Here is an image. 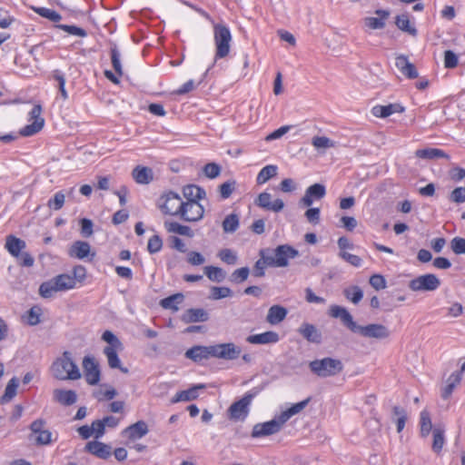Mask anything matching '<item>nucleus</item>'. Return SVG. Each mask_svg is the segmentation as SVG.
I'll list each match as a JSON object with an SVG mask.
<instances>
[{"instance_id": "obj_1", "label": "nucleus", "mask_w": 465, "mask_h": 465, "mask_svg": "<svg viewBox=\"0 0 465 465\" xmlns=\"http://www.w3.org/2000/svg\"><path fill=\"white\" fill-rule=\"evenodd\" d=\"M330 315L332 318L341 319L343 325L351 332L358 333L364 338L381 340L388 338L391 334L389 329L380 323H371L365 326L357 324L347 309L339 305L331 306Z\"/></svg>"}, {"instance_id": "obj_2", "label": "nucleus", "mask_w": 465, "mask_h": 465, "mask_svg": "<svg viewBox=\"0 0 465 465\" xmlns=\"http://www.w3.org/2000/svg\"><path fill=\"white\" fill-rule=\"evenodd\" d=\"M51 371L53 376L60 381H74L81 378L80 371L73 361L69 351H64L62 357L53 362Z\"/></svg>"}, {"instance_id": "obj_3", "label": "nucleus", "mask_w": 465, "mask_h": 465, "mask_svg": "<svg viewBox=\"0 0 465 465\" xmlns=\"http://www.w3.org/2000/svg\"><path fill=\"white\" fill-rule=\"evenodd\" d=\"M102 339L107 342L103 352L106 356L108 366L111 369H118L123 373H128V369L122 366L121 360L118 356V351L123 350L121 341L111 331H105L102 335Z\"/></svg>"}, {"instance_id": "obj_4", "label": "nucleus", "mask_w": 465, "mask_h": 465, "mask_svg": "<svg viewBox=\"0 0 465 465\" xmlns=\"http://www.w3.org/2000/svg\"><path fill=\"white\" fill-rule=\"evenodd\" d=\"M213 40L215 45L214 63L228 56L231 51L232 36L230 29L223 24L213 25Z\"/></svg>"}, {"instance_id": "obj_5", "label": "nucleus", "mask_w": 465, "mask_h": 465, "mask_svg": "<svg viewBox=\"0 0 465 465\" xmlns=\"http://www.w3.org/2000/svg\"><path fill=\"white\" fill-rule=\"evenodd\" d=\"M309 367L314 374L322 378L335 376L343 370L340 360L330 357L314 360L309 363Z\"/></svg>"}, {"instance_id": "obj_6", "label": "nucleus", "mask_w": 465, "mask_h": 465, "mask_svg": "<svg viewBox=\"0 0 465 465\" xmlns=\"http://www.w3.org/2000/svg\"><path fill=\"white\" fill-rule=\"evenodd\" d=\"M299 252L288 244L279 245L272 252L269 250L271 267H285L289 264V259L298 256Z\"/></svg>"}, {"instance_id": "obj_7", "label": "nucleus", "mask_w": 465, "mask_h": 465, "mask_svg": "<svg viewBox=\"0 0 465 465\" xmlns=\"http://www.w3.org/2000/svg\"><path fill=\"white\" fill-rule=\"evenodd\" d=\"M254 393L247 392L241 400L234 401L228 409V417L232 420H244L250 411Z\"/></svg>"}, {"instance_id": "obj_8", "label": "nucleus", "mask_w": 465, "mask_h": 465, "mask_svg": "<svg viewBox=\"0 0 465 465\" xmlns=\"http://www.w3.org/2000/svg\"><path fill=\"white\" fill-rule=\"evenodd\" d=\"M412 292H434L440 286V280L432 273L418 276L409 282Z\"/></svg>"}, {"instance_id": "obj_9", "label": "nucleus", "mask_w": 465, "mask_h": 465, "mask_svg": "<svg viewBox=\"0 0 465 465\" xmlns=\"http://www.w3.org/2000/svg\"><path fill=\"white\" fill-rule=\"evenodd\" d=\"M42 106L40 104H35L29 113L28 121L30 124L25 125L20 130L22 136H32L42 130L45 124V119L41 116Z\"/></svg>"}, {"instance_id": "obj_10", "label": "nucleus", "mask_w": 465, "mask_h": 465, "mask_svg": "<svg viewBox=\"0 0 465 465\" xmlns=\"http://www.w3.org/2000/svg\"><path fill=\"white\" fill-rule=\"evenodd\" d=\"M242 350L233 342H225L212 345L213 358L225 361L236 360L241 355Z\"/></svg>"}, {"instance_id": "obj_11", "label": "nucleus", "mask_w": 465, "mask_h": 465, "mask_svg": "<svg viewBox=\"0 0 465 465\" xmlns=\"http://www.w3.org/2000/svg\"><path fill=\"white\" fill-rule=\"evenodd\" d=\"M163 200L160 208L163 213L172 216H180L184 201L173 192H169L162 198Z\"/></svg>"}, {"instance_id": "obj_12", "label": "nucleus", "mask_w": 465, "mask_h": 465, "mask_svg": "<svg viewBox=\"0 0 465 465\" xmlns=\"http://www.w3.org/2000/svg\"><path fill=\"white\" fill-rule=\"evenodd\" d=\"M83 371L86 382L89 385H96L101 380V371L98 362L93 356H85L83 359Z\"/></svg>"}, {"instance_id": "obj_13", "label": "nucleus", "mask_w": 465, "mask_h": 465, "mask_svg": "<svg viewBox=\"0 0 465 465\" xmlns=\"http://www.w3.org/2000/svg\"><path fill=\"white\" fill-rule=\"evenodd\" d=\"M204 208L197 201L184 202L180 218L185 222H198L203 217Z\"/></svg>"}, {"instance_id": "obj_14", "label": "nucleus", "mask_w": 465, "mask_h": 465, "mask_svg": "<svg viewBox=\"0 0 465 465\" xmlns=\"http://www.w3.org/2000/svg\"><path fill=\"white\" fill-rule=\"evenodd\" d=\"M283 423L277 416L275 419L263 423H257L253 426L252 431V438H261L277 433L282 429Z\"/></svg>"}, {"instance_id": "obj_15", "label": "nucleus", "mask_w": 465, "mask_h": 465, "mask_svg": "<svg viewBox=\"0 0 465 465\" xmlns=\"http://www.w3.org/2000/svg\"><path fill=\"white\" fill-rule=\"evenodd\" d=\"M45 420L37 419L30 425L32 434L35 435V443L36 445H49L53 441L52 432L49 430H45Z\"/></svg>"}, {"instance_id": "obj_16", "label": "nucleus", "mask_w": 465, "mask_h": 465, "mask_svg": "<svg viewBox=\"0 0 465 465\" xmlns=\"http://www.w3.org/2000/svg\"><path fill=\"white\" fill-rule=\"evenodd\" d=\"M111 62L115 74L109 70L104 71V76L112 83L118 84L120 83L119 76L123 75V66L121 63V54L116 45L111 47Z\"/></svg>"}, {"instance_id": "obj_17", "label": "nucleus", "mask_w": 465, "mask_h": 465, "mask_svg": "<svg viewBox=\"0 0 465 465\" xmlns=\"http://www.w3.org/2000/svg\"><path fill=\"white\" fill-rule=\"evenodd\" d=\"M68 255L73 258H76L79 260H84L90 256V261H92L95 252H91V245L89 242L84 241H75L68 250Z\"/></svg>"}, {"instance_id": "obj_18", "label": "nucleus", "mask_w": 465, "mask_h": 465, "mask_svg": "<svg viewBox=\"0 0 465 465\" xmlns=\"http://www.w3.org/2000/svg\"><path fill=\"white\" fill-rule=\"evenodd\" d=\"M255 203L262 209L274 213H279L284 208V203L282 200L276 199L272 201V195L267 192L261 193L258 195Z\"/></svg>"}, {"instance_id": "obj_19", "label": "nucleus", "mask_w": 465, "mask_h": 465, "mask_svg": "<svg viewBox=\"0 0 465 465\" xmlns=\"http://www.w3.org/2000/svg\"><path fill=\"white\" fill-rule=\"evenodd\" d=\"M326 194V188L322 183H314L309 186L304 195L301 199V203L305 206H311L314 200H320Z\"/></svg>"}, {"instance_id": "obj_20", "label": "nucleus", "mask_w": 465, "mask_h": 465, "mask_svg": "<svg viewBox=\"0 0 465 465\" xmlns=\"http://www.w3.org/2000/svg\"><path fill=\"white\" fill-rule=\"evenodd\" d=\"M395 66L404 76L409 79H415L419 75L415 65L411 63L408 57L404 54H400L396 57Z\"/></svg>"}, {"instance_id": "obj_21", "label": "nucleus", "mask_w": 465, "mask_h": 465, "mask_svg": "<svg viewBox=\"0 0 465 465\" xmlns=\"http://www.w3.org/2000/svg\"><path fill=\"white\" fill-rule=\"evenodd\" d=\"M84 450L97 458L106 460L112 454L111 446L98 440L87 442Z\"/></svg>"}, {"instance_id": "obj_22", "label": "nucleus", "mask_w": 465, "mask_h": 465, "mask_svg": "<svg viewBox=\"0 0 465 465\" xmlns=\"http://www.w3.org/2000/svg\"><path fill=\"white\" fill-rule=\"evenodd\" d=\"M185 357L193 361L194 362H201L203 360H208L210 358H213L212 345H210V346H202V345L193 346L186 351Z\"/></svg>"}, {"instance_id": "obj_23", "label": "nucleus", "mask_w": 465, "mask_h": 465, "mask_svg": "<svg viewBox=\"0 0 465 465\" xmlns=\"http://www.w3.org/2000/svg\"><path fill=\"white\" fill-rule=\"evenodd\" d=\"M298 331L309 342L320 344L322 341V332L313 324L303 322Z\"/></svg>"}, {"instance_id": "obj_24", "label": "nucleus", "mask_w": 465, "mask_h": 465, "mask_svg": "<svg viewBox=\"0 0 465 465\" xmlns=\"http://www.w3.org/2000/svg\"><path fill=\"white\" fill-rule=\"evenodd\" d=\"M148 426L145 421L139 420L124 430L123 435L134 440L143 438L148 433Z\"/></svg>"}, {"instance_id": "obj_25", "label": "nucleus", "mask_w": 465, "mask_h": 465, "mask_svg": "<svg viewBox=\"0 0 465 465\" xmlns=\"http://www.w3.org/2000/svg\"><path fill=\"white\" fill-rule=\"evenodd\" d=\"M280 336L273 331H268L259 334L249 335L246 341L251 344H272L277 343Z\"/></svg>"}, {"instance_id": "obj_26", "label": "nucleus", "mask_w": 465, "mask_h": 465, "mask_svg": "<svg viewBox=\"0 0 465 465\" xmlns=\"http://www.w3.org/2000/svg\"><path fill=\"white\" fill-rule=\"evenodd\" d=\"M404 112V107L400 104H390L387 105H375L371 109L374 116L380 118H386L395 113Z\"/></svg>"}, {"instance_id": "obj_27", "label": "nucleus", "mask_w": 465, "mask_h": 465, "mask_svg": "<svg viewBox=\"0 0 465 465\" xmlns=\"http://www.w3.org/2000/svg\"><path fill=\"white\" fill-rule=\"evenodd\" d=\"M208 319L207 312L201 308L188 309L182 316V321L185 323L206 322Z\"/></svg>"}, {"instance_id": "obj_28", "label": "nucleus", "mask_w": 465, "mask_h": 465, "mask_svg": "<svg viewBox=\"0 0 465 465\" xmlns=\"http://www.w3.org/2000/svg\"><path fill=\"white\" fill-rule=\"evenodd\" d=\"M25 242L15 235H8L5 239V247L14 257H19L21 252L25 248Z\"/></svg>"}, {"instance_id": "obj_29", "label": "nucleus", "mask_w": 465, "mask_h": 465, "mask_svg": "<svg viewBox=\"0 0 465 465\" xmlns=\"http://www.w3.org/2000/svg\"><path fill=\"white\" fill-rule=\"evenodd\" d=\"M54 399L64 406H70L76 402L77 395L73 390L56 389L54 391Z\"/></svg>"}, {"instance_id": "obj_30", "label": "nucleus", "mask_w": 465, "mask_h": 465, "mask_svg": "<svg viewBox=\"0 0 465 465\" xmlns=\"http://www.w3.org/2000/svg\"><path fill=\"white\" fill-rule=\"evenodd\" d=\"M288 311L281 305H272L268 310L266 321L272 325L282 322L287 316Z\"/></svg>"}, {"instance_id": "obj_31", "label": "nucleus", "mask_w": 465, "mask_h": 465, "mask_svg": "<svg viewBox=\"0 0 465 465\" xmlns=\"http://www.w3.org/2000/svg\"><path fill=\"white\" fill-rule=\"evenodd\" d=\"M204 384H197L188 390L178 391L172 399V403L190 401L198 398V390L204 389Z\"/></svg>"}, {"instance_id": "obj_32", "label": "nucleus", "mask_w": 465, "mask_h": 465, "mask_svg": "<svg viewBox=\"0 0 465 465\" xmlns=\"http://www.w3.org/2000/svg\"><path fill=\"white\" fill-rule=\"evenodd\" d=\"M133 178L137 183L148 184L153 179V170L145 166H136L132 173Z\"/></svg>"}, {"instance_id": "obj_33", "label": "nucleus", "mask_w": 465, "mask_h": 465, "mask_svg": "<svg viewBox=\"0 0 465 465\" xmlns=\"http://www.w3.org/2000/svg\"><path fill=\"white\" fill-rule=\"evenodd\" d=\"M63 292L62 289L59 287V282H57L55 277H53L52 279L44 282L41 283L39 287V294L43 298H51L55 292Z\"/></svg>"}, {"instance_id": "obj_34", "label": "nucleus", "mask_w": 465, "mask_h": 465, "mask_svg": "<svg viewBox=\"0 0 465 465\" xmlns=\"http://www.w3.org/2000/svg\"><path fill=\"white\" fill-rule=\"evenodd\" d=\"M415 155L420 159L433 160L438 158L449 159L450 156L441 149L439 148H424L419 149L415 152Z\"/></svg>"}, {"instance_id": "obj_35", "label": "nucleus", "mask_w": 465, "mask_h": 465, "mask_svg": "<svg viewBox=\"0 0 465 465\" xmlns=\"http://www.w3.org/2000/svg\"><path fill=\"white\" fill-rule=\"evenodd\" d=\"M261 259H259L253 266V275L262 277L265 274V268L271 267V258H269V250L260 251Z\"/></svg>"}, {"instance_id": "obj_36", "label": "nucleus", "mask_w": 465, "mask_h": 465, "mask_svg": "<svg viewBox=\"0 0 465 465\" xmlns=\"http://www.w3.org/2000/svg\"><path fill=\"white\" fill-rule=\"evenodd\" d=\"M183 194L189 201H199L205 197V191L195 184H188L183 188Z\"/></svg>"}, {"instance_id": "obj_37", "label": "nucleus", "mask_w": 465, "mask_h": 465, "mask_svg": "<svg viewBox=\"0 0 465 465\" xmlns=\"http://www.w3.org/2000/svg\"><path fill=\"white\" fill-rule=\"evenodd\" d=\"M375 13L379 17L365 18V25L371 29H381L385 26V20L389 17L390 13L381 9L377 10Z\"/></svg>"}, {"instance_id": "obj_38", "label": "nucleus", "mask_w": 465, "mask_h": 465, "mask_svg": "<svg viewBox=\"0 0 465 465\" xmlns=\"http://www.w3.org/2000/svg\"><path fill=\"white\" fill-rule=\"evenodd\" d=\"M310 398H307L304 401L297 402L293 404L292 407L282 411L278 417L284 424L288 420H290L293 415L300 413L310 402Z\"/></svg>"}, {"instance_id": "obj_39", "label": "nucleus", "mask_w": 465, "mask_h": 465, "mask_svg": "<svg viewBox=\"0 0 465 465\" xmlns=\"http://www.w3.org/2000/svg\"><path fill=\"white\" fill-rule=\"evenodd\" d=\"M18 385H19V380L16 377H13L7 382L5 392L0 398V403L5 404V403L11 401L16 395Z\"/></svg>"}, {"instance_id": "obj_40", "label": "nucleus", "mask_w": 465, "mask_h": 465, "mask_svg": "<svg viewBox=\"0 0 465 465\" xmlns=\"http://www.w3.org/2000/svg\"><path fill=\"white\" fill-rule=\"evenodd\" d=\"M184 296L182 293H175L169 297H166L160 302V305L163 309L173 310V312H177L179 310V305L183 302Z\"/></svg>"}, {"instance_id": "obj_41", "label": "nucleus", "mask_w": 465, "mask_h": 465, "mask_svg": "<svg viewBox=\"0 0 465 465\" xmlns=\"http://www.w3.org/2000/svg\"><path fill=\"white\" fill-rule=\"evenodd\" d=\"M277 166L276 165H266L264 166L258 173L256 182L258 184H263L268 182L271 178L276 176L277 174Z\"/></svg>"}, {"instance_id": "obj_42", "label": "nucleus", "mask_w": 465, "mask_h": 465, "mask_svg": "<svg viewBox=\"0 0 465 465\" xmlns=\"http://www.w3.org/2000/svg\"><path fill=\"white\" fill-rule=\"evenodd\" d=\"M204 273L209 280L216 282H223L226 276L225 272L222 268L212 265L204 267Z\"/></svg>"}, {"instance_id": "obj_43", "label": "nucleus", "mask_w": 465, "mask_h": 465, "mask_svg": "<svg viewBox=\"0 0 465 465\" xmlns=\"http://www.w3.org/2000/svg\"><path fill=\"white\" fill-rule=\"evenodd\" d=\"M164 227L170 232L185 236H193L192 230L189 226L180 224L176 222H165Z\"/></svg>"}, {"instance_id": "obj_44", "label": "nucleus", "mask_w": 465, "mask_h": 465, "mask_svg": "<svg viewBox=\"0 0 465 465\" xmlns=\"http://www.w3.org/2000/svg\"><path fill=\"white\" fill-rule=\"evenodd\" d=\"M461 376H462V374H461L460 371H458V372H454V373H452V374L449 377V379H448V384H447V385H446V387L443 389L442 393H441V397H442L443 399H445V400H446V399H448V398L451 395V393H452V391H453V390H454L455 386H456L458 383H460V380H461Z\"/></svg>"}, {"instance_id": "obj_45", "label": "nucleus", "mask_w": 465, "mask_h": 465, "mask_svg": "<svg viewBox=\"0 0 465 465\" xmlns=\"http://www.w3.org/2000/svg\"><path fill=\"white\" fill-rule=\"evenodd\" d=\"M343 294L346 297V299H348L354 304H358L363 297L362 290L356 285L344 289Z\"/></svg>"}, {"instance_id": "obj_46", "label": "nucleus", "mask_w": 465, "mask_h": 465, "mask_svg": "<svg viewBox=\"0 0 465 465\" xmlns=\"http://www.w3.org/2000/svg\"><path fill=\"white\" fill-rule=\"evenodd\" d=\"M397 27L401 31L407 32L410 35L415 36L417 35V30L414 26L410 25V19L407 15H401L396 17L395 22Z\"/></svg>"}, {"instance_id": "obj_47", "label": "nucleus", "mask_w": 465, "mask_h": 465, "mask_svg": "<svg viewBox=\"0 0 465 465\" xmlns=\"http://www.w3.org/2000/svg\"><path fill=\"white\" fill-rule=\"evenodd\" d=\"M32 9L40 16L46 18L52 22H59L62 19V15L53 9L46 7H32Z\"/></svg>"}, {"instance_id": "obj_48", "label": "nucleus", "mask_w": 465, "mask_h": 465, "mask_svg": "<svg viewBox=\"0 0 465 465\" xmlns=\"http://www.w3.org/2000/svg\"><path fill=\"white\" fill-rule=\"evenodd\" d=\"M239 227V217L235 213H231L225 217L223 222L224 232H234Z\"/></svg>"}, {"instance_id": "obj_49", "label": "nucleus", "mask_w": 465, "mask_h": 465, "mask_svg": "<svg viewBox=\"0 0 465 465\" xmlns=\"http://www.w3.org/2000/svg\"><path fill=\"white\" fill-rule=\"evenodd\" d=\"M420 423L421 436H423V437L428 436L432 429V423H431L430 413L426 410H424L420 412Z\"/></svg>"}, {"instance_id": "obj_50", "label": "nucleus", "mask_w": 465, "mask_h": 465, "mask_svg": "<svg viewBox=\"0 0 465 465\" xmlns=\"http://www.w3.org/2000/svg\"><path fill=\"white\" fill-rule=\"evenodd\" d=\"M57 282H59V287L63 292L71 290L75 287L76 282L74 278L69 274L63 273L55 276Z\"/></svg>"}, {"instance_id": "obj_51", "label": "nucleus", "mask_w": 465, "mask_h": 465, "mask_svg": "<svg viewBox=\"0 0 465 465\" xmlns=\"http://www.w3.org/2000/svg\"><path fill=\"white\" fill-rule=\"evenodd\" d=\"M117 394V391L110 387L107 390H103L99 388L93 392L94 398H95L98 401H109L114 399Z\"/></svg>"}, {"instance_id": "obj_52", "label": "nucleus", "mask_w": 465, "mask_h": 465, "mask_svg": "<svg viewBox=\"0 0 465 465\" xmlns=\"http://www.w3.org/2000/svg\"><path fill=\"white\" fill-rule=\"evenodd\" d=\"M433 434V442H432V450L439 453L444 445L445 439H444V431L441 429L435 428L432 430Z\"/></svg>"}, {"instance_id": "obj_53", "label": "nucleus", "mask_w": 465, "mask_h": 465, "mask_svg": "<svg viewBox=\"0 0 465 465\" xmlns=\"http://www.w3.org/2000/svg\"><path fill=\"white\" fill-rule=\"evenodd\" d=\"M392 411L394 416L396 417L395 422L397 425V431L401 432L405 426L407 420V413L404 409L399 406H394Z\"/></svg>"}, {"instance_id": "obj_54", "label": "nucleus", "mask_w": 465, "mask_h": 465, "mask_svg": "<svg viewBox=\"0 0 465 465\" xmlns=\"http://www.w3.org/2000/svg\"><path fill=\"white\" fill-rule=\"evenodd\" d=\"M312 144L317 149H327L335 146V143L326 136H314Z\"/></svg>"}, {"instance_id": "obj_55", "label": "nucleus", "mask_w": 465, "mask_h": 465, "mask_svg": "<svg viewBox=\"0 0 465 465\" xmlns=\"http://www.w3.org/2000/svg\"><path fill=\"white\" fill-rule=\"evenodd\" d=\"M65 195L63 192H57L52 199H50L47 203V206L50 209L58 211L64 204Z\"/></svg>"}, {"instance_id": "obj_56", "label": "nucleus", "mask_w": 465, "mask_h": 465, "mask_svg": "<svg viewBox=\"0 0 465 465\" xmlns=\"http://www.w3.org/2000/svg\"><path fill=\"white\" fill-rule=\"evenodd\" d=\"M42 315V310L38 306L32 307L26 315L27 323L31 326L37 325L40 322V317Z\"/></svg>"}, {"instance_id": "obj_57", "label": "nucleus", "mask_w": 465, "mask_h": 465, "mask_svg": "<svg viewBox=\"0 0 465 465\" xmlns=\"http://www.w3.org/2000/svg\"><path fill=\"white\" fill-rule=\"evenodd\" d=\"M53 77L58 84V89L63 100H66L68 98V94L65 90V78L64 74L59 70H55L53 73Z\"/></svg>"}, {"instance_id": "obj_58", "label": "nucleus", "mask_w": 465, "mask_h": 465, "mask_svg": "<svg viewBox=\"0 0 465 465\" xmlns=\"http://www.w3.org/2000/svg\"><path fill=\"white\" fill-rule=\"evenodd\" d=\"M236 182L229 180L222 183L219 187L220 195L223 199H228L235 189Z\"/></svg>"}, {"instance_id": "obj_59", "label": "nucleus", "mask_w": 465, "mask_h": 465, "mask_svg": "<svg viewBox=\"0 0 465 465\" xmlns=\"http://www.w3.org/2000/svg\"><path fill=\"white\" fill-rule=\"evenodd\" d=\"M219 258L225 263L233 265L237 262L236 253L231 249H223L218 253Z\"/></svg>"}, {"instance_id": "obj_60", "label": "nucleus", "mask_w": 465, "mask_h": 465, "mask_svg": "<svg viewBox=\"0 0 465 465\" xmlns=\"http://www.w3.org/2000/svg\"><path fill=\"white\" fill-rule=\"evenodd\" d=\"M232 290L228 287L213 286L211 289V298L213 300H220L223 298L230 297Z\"/></svg>"}, {"instance_id": "obj_61", "label": "nucleus", "mask_w": 465, "mask_h": 465, "mask_svg": "<svg viewBox=\"0 0 465 465\" xmlns=\"http://www.w3.org/2000/svg\"><path fill=\"white\" fill-rule=\"evenodd\" d=\"M56 27L70 35H76L79 37H85L87 35V33L84 29L78 27L76 25H57Z\"/></svg>"}, {"instance_id": "obj_62", "label": "nucleus", "mask_w": 465, "mask_h": 465, "mask_svg": "<svg viewBox=\"0 0 465 465\" xmlns=\"http://www.w3.org/2000/svg\"><path fill=\"white\" fill-rule=\"evenodd\" d=\"M250 273L248 267L236 269L231 275V281L236 283L242 282L247 280Z\"/></svg>"}, {"instance_id": "obj_63", "label": "nucleus", "mask_w": 465, "mask_h": 465, "mask_svg": "<svg viewBox=\"0 0 465 465\" xmlns=\"http://www.w3.org/2000/svg\"><path fill=\"white\" fill-rule=\"evenodd\" d=\"M163 247V241L159 235L152 236L147 244V250L150 253H156L161 251Z\"/></svg>"}, {"instance_id": "obj_64", "label": "nucleus", "mask_w": 465, "mask_h": 465, "mask_svg": "<svg viewBox=\"0 0 465 465\" xmlns=\"http://www.w3.org/2000/svg\"><path fill=\"white\" fill-rule=\"evenodd\" d=\"M450 248L455 254L465 253V239L461 237H454L450 241Z\"/></svg>"}]
</instances>
